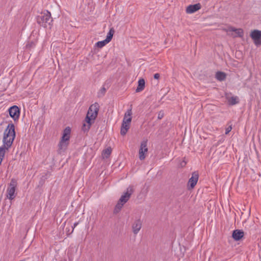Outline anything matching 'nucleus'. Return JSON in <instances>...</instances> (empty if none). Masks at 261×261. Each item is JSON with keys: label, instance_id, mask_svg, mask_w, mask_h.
Here are the masks:
<instances>
[{"label": "nucleus", "instance_id": "1", "mask_svg": "<svg viewBox=\"0 0 261 261\" xmlns=\"http://www.w3.org/2000/svg\"><path fill=\"white\" fill-rule=\"evenodd\" d=\"M16 134L14 124L9 123L4 134L3 145L0 147V165L4 158L6 150L11 146L15 138Z\"/></svg>", "mask_w": 261, "mask_h": 261}, {"label": "nucleus", "instance_id": "2", "mask_svg": "<svg viewBox=\"0 0 261 261\" xmlns=\"http://www.w3.org/2000/svg\"><path fill=\"white\" fill-rule=\"evenodd\" d=\"M37 21L40 25L44 28L50 26L53 21L50 13L46 10L41 13L40 15L37 16Z\"/></svg>", "mask_w": 261, "mask_h": 261}, {"label": "nucleus", "instance_id": "3", "mask_svg": "<svg viewBox=\"0 0 261 261\" xmlns=\"http://www.w3.org/2000/svg\"><path fill=\"white\" fill-rule=\"evenodd\" d=\"M99 106L98 103L95 102L89 107L86 117L85 118L86 122H94V120L98 115Z\"/></svg>", "mask_w": 261, "mask_h": 261}, {"label": "nucleus", "instance_id": "4", "mask_svg": "<svg viewBox=\"0 0 261 261\" xmlns=\"http://www.w3.org/2000/svg\"><path fill=\"white\" fill-rule=\"evenodd\" d=\"M71 133V128L68 126L66 127L63 130L62 137L59 143V148L60 149H62L67 147L69 144V140L70 139V135Z\"/></svg>", "mask_w": 261, "mask_h": 261}, {"label": "nucleus", "instance_id": "5", "mask_svg": "<svg viewBox=\"0 0 261 261\" xmlns=\"http://www.w3.org/2000/svg\"><path fill=\"white\" fill-rule=\"evenodd\" d=\"M16 186L17 181L14 178L12 179L9 184V187L8 188L7 190V197L10 200L13 199L15 197L14 194Z\"/></svg>", "mask_w": 261, "mask_h": 261}, {"label": "nucleus", "instance_id": "6", "mask_svg": "<svg viewBox=\"0 0 261 261\" xmlns=\"http://www.w3.org/2000/svg\"><path fill=\"white\" fill-rule=\"evenodd\" d=\"M250 36L256 46L261 45V31L254 30L251 32Z\"/></svg>", "mask_w": 261, "mask_h": 261}, {"label": "nucleus", "instance_id": "7", "mask_svg": "<svg viewBox=\"0 0 261 261\" xmlns=\"http://www.w3.org/2000/svg\"><path fill=\"white\" fill-rule=\"evenodd\" d=\"M134 190L133 186H129L127 188L126 192H125L124 194L121 196L119 201L125 204L128 201L130 197V196L134 193Z\"/></svg>", "mask_w": 261, "mask_h": 261}, {"label": "nucleus", "instance_id": "8", "mask_svg": "<svg viewBox=\"0 0 261 261\" xmlns=\"http://www.w3.org/2000/svg\"><path fill=\"white\" fill-rule=\"evenodd\" d=\"M10 116L14 121L19 119L20 116V110L17 106H13L9 109Z\"/></svg>", "mask_w": 261, "mask_h": 261}, {"label": "nucleus", "instance_id": "9", "mask_svg": "<svg viewBox=\"0 0 261 261\" xmlns=\"http://www.w3.org/2000/svg\"><path fill=\"white\" fill-rule=\"evenodd\" d=\"M147 141H143L141 142L139 149V159L140 160H144L145 158V153L148 151L147 147Z\"/></svg>", "mask_w": 261, "mask_h": 261}, {"label": "nucleus", "instance_id": "10", "mask_svg": "<svg viewBox=\"0 0 261 261\" xmlns=\"http://www.w3.org/2000/svg\"><path fill=\"white\" fill-rule=\"evenodd\" d=\"M199 174L197 172H194L192 173V177L189 179L188 186L191 189H193L196 185L198 180Z\"/></svg>", "mask_w": 261, "mask_h": 261}, {"label": "nucleus", "instance_id": "11", "mask_svg": "<svg viewBox=\"0 0 261 261\" xmlns=\"http://www.w3.org/2000/svg\"><path fill=\"white\" fill-rule=\"evenodd\" d=\"M201 8V5L200 3H197L194 5H190L186 8V13L188 14H192L200 10Z\"/></svg>", "mask_w": 261, "mask_h": 261}, {"label": "nucleus", "instance_id": "12", "mask_svg": "<svg viewBox=\"0 0 261 261\" xmlns=\"http://www.w3.org/2000/svg\"><path fill=\"white\" fill-rule=\"evenodd\" d=\"M244 231L242 230H234L232 234V237L235 241H239L244 237Z\"/></svg>", "mask_w": 261, "mask_h": 261}, {"label": "nucleus", "instance_id": "13", "mask_svg": "<svg viewBox=\"0 0 261 261\" xmlns=\"http://www.w3.org/2000/svg\"><path fill=\"white\" fill-rule=\"evenodd\" d=\"M142 227V222L140 219L136 220L133 224L132 229L134 234H137Z\"/></svg>", "mask_w": 261, "mask_h": 261}, {"label": "nucleus", "instance_id": "14", "mask_svg": "<svg viewBox=\"0 0 261 261\" xmlns=\"http://www.w3.org/2000/svg\"><path fill=\"white\" fill-rule=\"evenodd\" d=\"M227 31L234 32L237 34V36L239 37H242L244 35V32L242 29H236L232 27H228Z\"/></svg>", "mask_w": 261, "mask_h": 261}, {"label": "nucleus", "instance_id": "15", "mask_svg": "<svg viewBox=\"0 0 261 261\" xmlns=\"http://www.w3.org/2000/svg\"><path fill=\"white\" fill-rule=\"evenodd\" d=\"M129 128V124L126 123L125 122H122L120 130L121 135L124 136L127 132Z\"/></svg>", "mask_w": 261, "mask_h": 261}, {"label": "nucleus", "instance_id": "16", "mask_svg": "<svg viewBox=\"0 0 261 261\" xmlns=\"http://www.w3.org/2000/svg\"><path fill=\"white\" fill-rule=\"evenodd\" d=\"M145 80L143 79H141L138 81V87L136 90V92L142 91L145 88Z\"/></svg>", "mask_w": 261, "mask_h": 261}, {"label": "nucleus", "instance_id": "17", "mask_svg": "<svg viewBox=\"0 0 261 261\" xmlns=\"http://www.w3.org/2000/svg\"><path fill=\"white\" fill-rule=\"evenodd\" d=\"M226 74L222 71H218L216 73V78L219 81H223L226 79Z\"/></svg>", "mask_w": 261, "mask_h": 261}, {"label": "nucleus", "instance_id": "18", "mask_svg": "<svg viewBox=\"0 0 261 261\" xmlns=\"http://www.w3.org/2000/svg\"><path fill=\"white\" fill-rule=\"evenodd\" d=\"M228 102L230 105H234L239 102V99L237 96H232L229 98H227Z\"/></svg>", "mask_w": 261, "mask_h": 261}, {"label": "nucleus", "instance_id": "19", "mask_svg": "<svg viewBox=\"0 0 261 261\" xmlns=\"http://www.w3.org/2000/svg\"><path fill=\"white\" fill-rule=\"evenodd\" d=\"M115 33V30L113 28H112L110 29L109 32H108L107 37L106 38V40L109 42L112 40L113 35Z\"/></svg>", "mask_w": 261, "mask_h": 261}, {"label": "nucleus", "instance_id": "20", "mask_svg": "<svg viewBox=\"0 0 261 261\" xmlns=\"http://www.w3.org/2000/svg\"><path fill=\"white\" fill-rule=\"evenodd\" d=\"M86 122L87 124L84 123L82 127V130L84 131V132H88L89 129L90 128L91 125L93 123V122H92L91 121Z\"/></svg>", "mask_w": 261, "mask_h": 261}, {"label": "nucleus", "instance_id": "21", "mask_svg": "<svg viewBox=\"0 0 261 261\" xmlns=\"http://www.w3.org/2000/svg\"><path fill=\"white\" fill-rule=\"evenodd\" d=\"M124 204V203L121 202L120 201H118L114 210V213H118L120 211Z\"/></svg>", "mask_w": 261, "mask_h": 261}, {"label": "nucleus", "instance_id": "22", "mask_svg": "<svg viewBox=\"0 0 261 261\" xmlns=\"http://www.w3.org/2000/svg\"><path fill=\"white\" fill-rule=\"evenodd\" d=\"M112 152V149L111 147L107 148L104 149L102 151V155L103 158H108L111 154Z\"/></svg>", "mask_w": 261, "mask_h": 261}, {"label": "nucleus", "instance_id": "23", "mask_svg": "<svg viewBox=\"0 0 261 261\" xmlns=\"http://www.w3.org/2000/svg\"><path fill=\"white\" fill-rule=\"evenodd\" d=\"M109 42L106 40V39H105L103 41H98L96 43V45L98 48H101L103 47L105 45H106L107 43Z\"/></svg>", "mask_w": 261, "mask_h": 261}, {"label": "nucleus", "instance_id": "24", "mask_svg": "<svg viewBox=\"0 0 261 261\" xmlns=\"http://www.w3.org/2000/svg\"><path fill=\"white\" fill-rule=\"evenodd\" d=\"M106 92V89L105 88V87H102L98 93L99 96H103L105 95Z\"/></svg>", "mask_w": 261, "mask_h": 261}, {"label": "nucleus", "instance_id": "25", "mask_svg": "<svg viewBox=\"0 0 261 261\" xmlns=\"http://www.w3.org/2000/svg\"><path fill=\"white\" fill-rule=\"evenodd\" d=\"M131 121H132V117L131 116L128 117V119H126V116H124V117L123 118V122H125L126 123L129 124Z\"/></svg>", "mask_w": 261, "mask_h": 261}, {"label": "nucleus", "instance_id": "26", "mask_svg": "<svg viewBox=\"0 0 261 261\" xmlns=\"http://www.w3.org/2000/svg\"><path fill=\"white\" fill-rule=\"evenodd\" d=\"M132 114V109H129L125 113L124 116H126V119H128V117L131 116Z\"/></svg>", "mask_w": 261, "mask_h": 261}, {"label": "nucleus", "instance_id": "27", "mask_svg": "<svg viewBox=\"0 0 261 261\" xmlns=\"http://www.w3.org/2000/svg\"><path fill=\"white\" fill-rule=\"evenodd\" d=\"M164 115V112L162 111H161L158 113V118L159 119H161L163 118Z\"/></svg>", "mask_w": 261, "mask_h": 261}, {"label": "nucleus", "instance_id": "28", "mask_svg": "<svg viewBox=\"0 0 261 261\" xmlns=\"http://www.w3.org/2000/svg\"><path fill=\"white\" fill-rule=\"evenodd\" d=\"M232 129V127L231 125L229 126L228 127L226 128L225 134H228Z\"/></svg>", "mask_w": 261, "mask_h": 261}, {"label": "nucleus", "instance_id": "29", "mask_svg": "<svg viewBox=\"0 0 261 261\" xmlns=\"http://www.w3.org/2000/svg\"><path fill=\"white\" fill-rule=\"evenodd\" d=\"M160 75L159 73H155L154 74V78L155 79H157V80L159 79L160 78Z\"/></svg>", "mask_w": 261, "mask_h": 261}, {"label": "nucleus", "instance_id": "30", "mask_svg": "<svg viewBox=\"0 0 261 261\" xmlns=\"http://www.w3.org/2000/svg\"><path fill=\"white\" fill-rule=\"evenodd\" d=\"M187 163L185 161H182L181 163H180V166L181 167H183L184 166H186Z\"/></svg>", "mask_w": 261, "mask_h": 261}, {"label": "nucleus", "instance_id": "31", "mask_svg": "<svg viewBox=\"0 0 261 261\" xmlns=\"http://www.w3.org/2000/svg\"><path fill=\"white\" fill-rule=\"evenodd\" d=\"M78 224H79L78 222H75V223H74L73 226L72 227L73 230L77 225Z\"/></svg>", "mask_w": 261, "mask_h": 261}]
</instances>
